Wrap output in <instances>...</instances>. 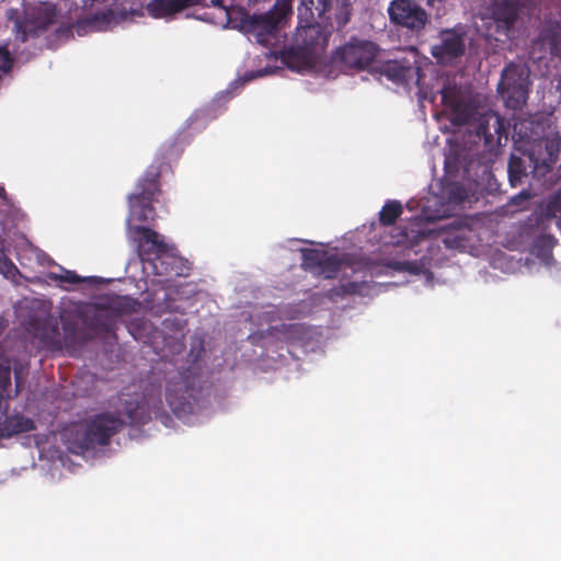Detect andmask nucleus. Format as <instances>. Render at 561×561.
Masks as SVG:
<instances>
[{
    "instance_id": "nucleus-9",
    "label": "nucleus",
    "mask_w": 561,
    "mask_h": 561,
    "mask_svg": "<svg viewBox=\"0 0 561 561\" xmlns=\"http://www.w3.org/2000/svg\"><path fill=\"white\" fill-rule=\"evenodd\" d=\"M474 133L483 138L486 150L492 151L506 144L508 123L496 112L486 111L478 116Z\"/></svg>"
},
{
    "instance_id": "nucleus-4",
    "label": "nucleus",
    "mask_w": 561,
    "mask_h": 561,
    "mask_svg": "<svg viewBox=\"0 0 561 561\" xmlns=\"http://www.w3.org/2000/svg\"><path fill=\"white\" fill-rule=\"evenodd\" d=\"M311 16L305 15L298 7V26L293 35L288 55L309 62L318 56L328 45L329 34L316 21L313 4L310 5Z\"/></svg>"
},
{
    "instance_id": "nucleus-35",
    "label": "nucleus",
    "mask_w": 561,
    "mask_h": 561,
    "mask_svg": "<svg viewBox=\"0 0 561 561\" xmlns=\"http://www.w3.org/2000/svg\"><path fill=\"white\" fill-rule=\"evenodd\" d=\"M0 273L9 279H13L20 274L15 264L3 253L0 254Z\"/></svg>"
},
{
    "instance_id": "nucleus-2",
    "label": "nucleus",
    "mask_w": 561,
    "mask_h": 561,
    "mask_svg": "<svg viewBox=\"0 0 561 561\" xmlns=\"http://www.w3.org/2000/svg\"><path fill=\"white\" fill-rule=\"evenodd\" d=\"M135 231L140 234L138 252L141 261L151 266L152 273L158 276H168L174 273L183 275L187 260L175 253L173 244H168L161 236L151 228L138 226Z\"/></svg>"
},
{
    "instance_id": "nucleus-31",
    "label": "nucleus",
    "mask_w": 561,
    "mask_h": 561,
    "mask_svg": "<svg viewBox=\"0 0 561 561\" xmlns=\"http://www.w3.org/2000/svg\"><path fill=\"white\" fill-rule=\"evenodd\" d=\"M341 268L340 260L335 255L325 254L322 265H320L318 273L324 274L327 278L336 276Z\"/></svg>"
},
{
    "instance_id": "nucleus-7",
    "label": "nucleus",
    "mask_w": 561,
    "mask_h": 561,
    "mask_svg": "<svg viewBox=\"0 0 561 561\" xmlns=\"http://www.w3.org/2000/svg\"><path fill=\"white\" fill-rule=\"evenodd\" d=\"M123 426L124 421L116 414L110 412L96 414L84 431L82 447L93 449L96 446L107 445Z\"/></svg>"
},
{
    "instance_id": "nucleus-23",
    "label": "nucleus",
    "mask_w": 561,
    "mask_h": 561,
    "mask_svg": "<svg viewBox=\"0 0 561 561\" xmlns=\"http://www.w3.org/2000/svg\"><path fill=\"white\" fill-rule=\"evenodd\" d=\"M548 150L542 145V138L533 144L528 151V158L533 164L534 170L542 169L545 172L553 167V161H548Z\"/></svg>"
},
{
    "instance_id": "nucleus-41",
    "label": "nucleus",
    "mask_w": 561,
    "mask_h": 561,
    "mask_svg": "<svg viewBox=\"0 0 561 561\" xmlns=\"http://www.w3.org/2000/svg\"><path fill=\"white\" fill-rule=\"evenodd\" d=\"M466 192L465 190L459 186V185H454L450 190H449V199L455 202V203H462L465 199H466Z\"/></svg>"
},
{
    "instance_id": "nucleus-10",
    "label": "nucleus",
    "mask_w": 561,
    "mask_h": 561,
    "mask_svg": "<svg viewBox=\"0 0 561 561\" xmlns=\"http://www.w3.org/2000/svg\"><path fill=\"white\" fill-rule=\"evenodd\" d=\"M442 102L450 112L453 125H467L478 114L477 102L456 87H445L442 90Z\"/></svg>"
},
{
    "instance_id": "nucleus-13",
    "label": "nucleus",
    "mask_w": 561,
    "mask_h": 561,
    "mask_svg": "<svg viewBox=\"0 0 561 561\" xmlns=\"http://www.w3.org/2000/svg\"><path fill=\"white\" fill-rule=\"evenodd\" d=\"M466 44L463 34L455 30H445L440 33V42L432 46V56L440 64H450L465 54Z\"/></svg>"
},
{
    "instance_id": "nucleus-26",
    "label": "nucleus",
    "mask_w": 561,
    "mask_h": 561,
    "mask_svg": "<svg viewBox=\"0 0 561 561\" xmlns=\"http://www.w3.org/2000/svg\"><path fill=\"white\" fill-rule=\"evenodd\" d=\"M302 262L301 266L306 271L318 272L320 265H322L323 259L327 254L324 251H320L317 249H302Z\"/></svg>"
},
{
    "instance_id": "nucleus-16",
    "label": "nucleus",
    "mask_w": 561,
    "mask_h": 561,
    "mask_svg": "<svg viewBox=\"0 0 561 561\" xmlns=\"http://www.w3.org/2000/svg\"><path fill=\"white\" fill-rule=\"evenodd\" d=\"M519 12L516 0H494L491 16L495 24V34L507 36L513 28Z\"/></svg>"
},
{
    "instance_id": "nucleus-32",
    "label": "nucleus",
    "mask_w": 561,
    "mask_h": 561,
    "mask_svg": "<svg viewBox=\"0 0 561 561\" xmlns=\"http://www.w3.org/2000/svg\"><path fill=\"white\" fill-rule=\"evenodd\" d=\"M542 145L548 150V161H553V164L559 160L561 152V138L556 136L551 138H542Z\"/></svg>"
},
{
    "instance_id": "nucleus-37",
    "label": "nucleus",
    "mask_w": 561,
    "mask_h": 561,
    "mask_svg": "<svg viewBox=\"0 0 561 561\" xmlns=\"http://www.w3.org/2000/svg\"><path fill=\"white\" fill-rule=\"evenodd\" d=\"M39 337L45 344H49V345H60L61 344L60 334H59L57 324L53 325L49 329V332L47 334H41Z\"/></svg>"
},
{
    "instance_id": "nucleus-29",
    "label": "nucleus",
    "mask_w": 561,
    "mask_h": 561,
    "mask_svg": "<svg viewBox=\"0 0 561 561\" xmlns=\"http://www.w3.org/2000/svg\"><path fill=\"white\" fill-rule=\"evenodd\" d=\"M11 368L0 364V408L2 401L11 397Z\"/></svg>"
},
{
    "instance_id": "nucleus-5",
    "label": "nucleus",
    "mask_w": 561,
    "mask_h": 561,
    "mask_svg": "<svg viewBox=\"0 0 561 561\" xmlns=\"http://www.w3.org/2000/svg\"><path fill=\"white\" fill-rule=\"evenodd\" d=\"M530 84L529 68L511 62L502 71L497 92L508 108L519 110L527 102Z\"/></svg>"
},
{
    "instance_id": "nucleus-28",
    "label": "nucleus",
    "mask_w": 561,
    "mask_h": 561,
    "mask_svg": "<svg viewBox=\"0 0 561 561\" xmlns=\"http://www.w3.org/2000/svg\"><path fill=\"white\" fill-rule=\"evenodd\" d=\"M201 5H211L214 8H217L221 11V13L225 15L226 25H229L232 27V19L230 20L229 15L227 13H230L232 10L241 9L242 5H248L249 8H253L254 5H249L247 0H240L236 4H226L225 0H206L204 3H199Z\"/></svg>"
},
{
    "instance_id": "nucleus-19",
    "label": "nucleus",
    "mask_w": 561,
    "mask_h": 561,
    "mask_svg": "<svg viewBox=\"0 0 561 561\" xmlns=\"http://www.w3.org/2000/svg\"><path fill=\"white\" fill-rule=\"evenodd\" d=\"M206 0H149L146 4V11L154 19L172 18L176 13L191 8L199 5Z\"/></svg>"
},
{
    "instance_id": "nucleus-27",
    "label": "nucleus",
    "mask_w": 561,
    "mask_h": 561,
    "mask_svg": "<svg viewBox=\"0 0 561 561\" xmlns=\"http://www.w3.org/2000/svg\"><path fill=\"white\" fill-rule=\"evenodd\" d=\"M508 181L512 186H516L522 182V179L527 174L524 160L515 154H512L508 161Z\"/></svg>"
},
{
    "instance_id": "nucleus-36",
    "label": "nucleus",
    "mask_w": 561,
    "mask_h": 561,
    "mask_svg": "<svg viewBox=\"0 0 561 561\" xmlns=\"http://www.w3.org/2000/svg\"><path fill=\"white\" fill-rule=\"evenodd\" d=\"M365 287L364 283L357 282H348L343 284L337 289V295L346 296V295H362L363 288Z\"/></svg>"
},
{
    "instance_id": "nucleus-17",
    "label": "nucleus",
    "mask_w": 561,
    "mask_h": 561,
    "mask_svg": "<svg viewBox=\"0 0 561 561\" xmlns=\"http://www.w3.org/2000/svg\"><path fill=\"white\" fill-rule=\"evenodd\" d=\"M549 229H526V220L520 227V234L526 238H534L531 253L545 264L550 265L553 261L552 250L558 243L554 236L548 232Z\"/></svg>"
},
{
    "instance_id": "nucleus-33",
    "label": "nucleus",
    "mask_w": 561,
    "mask_h": 561,
    "mask_svg": "<svg viewBox=\"0 0 561 561\" xmlns=\"http://www.w3.org/2000/svg\"><path fill=\"white\" fill-rule=\"evenodd\" d=\"M386 266L396 272H408L414 275H417L421 272V267L417 263L410 261L389 260Z\"/></svg>"
},
{
    "instance_id": "nucleus-43",
    "label": "nucleus",
    "mask_w": 561,
    "mask_h": 561,
    "mask_svg": "<svg viewBox=\"0 0 561 561\" xmlns=\"http://www.w3.org/2000/svg\"><path fill=\"white\" fill-rule=\"evenodd\" d=\"M107 0H82V7L84 9H90V8L94 7L95 4L104 3Z\"/></svg>"
},
{
    "instance_id": "nucleus-1",
    "label": "nucleus",
    "mask_w": 561,
    "mask_h": 561,
    "mask_svg": "<svg viewBox=\"0 0 561 561\" xmlns=\"http://www.w3.org/2000/svg\"><path fill=\"white\" fill-rule=\"evenodd\" d=\"M295 0H276L274 5L264 13L250 14L242 5L241 9L227 13L232 19V28L253 34L257 43L266 44L268 36L285 27L293 15Z\"/></svg>"
},
{
    "instance_id": "nucleus-30",
    "label": "nucleus",
    "mask_w": 561,
    "mask_h": 561,
    "mask_svg": "<svg viewBox=\"0 0 561 561\" xmlns=\"http://www.w3.org/2000/svg\"><path fill=\"white\" fill-rule=\"evenodd\" d=\"M48 278H50L51 280L64 282L69 284H79L83 282L92 283L94 279L93 277H81L78 274H76V272L68 270H62L61 274L50 272L48 273Z\"/></svg>"
},
{
    "instance_id": "nucleus-42",
    "label": "nucleus",
    "mask_w": 561,
    "mask_h": 561,
    "mask_svg": "<svg viewBox=\"0 0 561 561\" xmlns=\"http://www.w3.org/2000/svg\"><path fill=\"white\" fill-rule=\"evenodd\" d=\"M313 0H300V12L302 11L305 15L311 16L310 5H312Z\"/></svg>"
},
{
    "instance_id": "nucleus-8",
    "label": "nucleus",
    "mask_w": 561,
    "mask_h": 561,
    "mask_svg": "<svg viewBox=\"0 0 561 561\" xmlns=\"http://www.w3.org/2000/svg\"><path fill=\"white\" fill-rule=\"evenodd\" d=\"M56 15L55 5L44 3L34 9L25 19H16L14 21L15 41L24 43L28 37L39 36L55 23Z\"/></svg>"
},
{
    "instance_id": "nucleus-21",
    "label": "nucleus",
    "mask_w": 561,
    "mask_h": 561,
    "mask_svg": "<svg viewBox=\"0 0 561 561\" xmlns=\"http://www.w3.org/2000/svg\"><path fill=\"white\" fill-rule=\"evenodd\" d=\"M36 428L35 422L23 414H5L0 420V438H11L13 436L32 432Z\"/></svg>"
},
{
    "instance_id": "nucleus-45",
    "label": "nucleus",
    "mask_w": 561,
    "mask_h": 561,
    "mask_svg": "<svg viewBox=\"0 0 561 561\" xmlns=\"http://www.w3.org/2000/svg\"><path fill=\"white\" fill-rule=\"evenodd\" d=\"M15 379H16V391L19 390V387H20V373L15 369Z\"/></svg>"
},
{
    "instance_id": "nucleus-12",
    "label": "nucleus",
    "mask_w": 561,
    "mask_h": 561,
    "mask_svg": "<svg viewBox=\"0 0 561 561\" xmlns=\"http://www.w3.org/2000/svg\"><path fill=\"white\" fill-rule=\"evenodd\" d=\"M125 414L133 426L144 425L152 417L168 416L160 390L152 389L144 394L141 402H127Z\"/></svg>"
},
{
    "instance_id": "nucleus-34",
    "label": "nucleus",
    "mask_w": 561,
    "mask_h": 561,
    "mask_svg": "<svg viewBox=\"0 0 561 561\" xmlns=\"http://www.w3.org/2000/svg\"><path fill=\"white\" fill-rule=\"evenodd\" d=\"M62 329L65 332V343L72 344L77 340L78 324L77 321H72L69 317H62Z\"/></svg>"
},
{
    "instance_id": "nucleus-22",
    "label": "nucleus",
    "mask_w": 561,
    "mask_h": 561,
    "mask_svg": "<svg viewBox=\"0 0 561 561\" xmlns=\"http://www.w3.org/2000/svg\"><path fill=\"white\" fill-rule=\"evenodd\" d=\"M83 323L89 330V339L112 333L113 322L108 316L96 313L91 318H84Z\"/></svg>"
},
{
    "instance_id": "nucleus-38",
    "label": "nucleus",
    "mask_w": 561,
    "mask_h": 561,
    "mask_svg": "<svg viewBox=\"0 0 561 561\" xmlns=\"http://www.w3.org/2000/svg\"><path fill=\"white\" fill-rule=\"evenodd\" d=\"M465 241H466V239L463 237H461L459 234H453V233L446 234L443 238V243L445 244L446 248H449V249L463 248Z\"/></svg>"
},
{
    "instance_id": "nucleus-14",
    "label": "nucleus",
    "mask_w": 561,
    "mask_h": 561,
    "mask_svg": "<svg viewBox=\"0 0 561 561\" xmlns=\"http://www.w3.org/2000/svg\"><path fill=\"white\" fill-rule=\"evenodd\" d=\"M313 11L324 22L334 20L341 31L351 21L353 4L351 0H317Z\"/></svg>"
},
{
    "instance_id": "nucleus-11",
    "label": "nucleus",
    "mask_w": 561,
    "mask_h": 561,
    "mask_svg": "<svg viewBox=\"0 0 561 561\" xmlns=\"http://www.w3.org/2000/svg\"><path fill=\"white\" fill-rule=\"evenodd\" d=\"M388 13L392 23L413 33L422 31L428 21L426 11L412 0L391 1Z\"/></svg>"
},
{
    "instance_id": "nucleus-20",
    "label": "nucleus",
    "mask_w": 561,
    "mask_h": 561,
    "mask_svg": "<svg viewBox=\"0 0 561 561\" xmlns=\"http://www.w3.org/2000/svg\"><path fill=\"white\" fill-rule=\"evenodd\" d=\"M561 216V190L551 195L540 213H534L526 219V229H550L551 220Z\"/></svg>"
},
{
    "instance_id": "nucleus-18",
    "label": "nucleus",
    "mask_w": 561,
    "mask_h": 561,
    "mask_svg": "<svg viewBox=\"0 0 561 561\" xmlns=\"http://www.w3.org/2000/svg\"><path fill=\"white\" fill-rule=\"evenodd\" d=\"M379 73L396 84L408 85L421 79V68L407 60H388L379 67Z\"/></svg>"
},
{
    "instance_id": "nucleus-15",
    "label": "nucleus",
    "mask_w": 561,
    "mask_h": 561,
    "mask_svg": "<svg viewBox=\"0 0 561 561\" xmlns=\"http://www.w3.org/2000/svg\"><path fill=\"white\" fill-rule=\"evenodd\" d=\"M193 398V388L188 380L179 374L174 379L168 381L165 388V401L171 411L180 415L191 410V399Z\"/></svg>"
},
{
    "instance_id": "nucleus-39",
    "label": "nucleus",
    "mask_w": 561,
    "mask_h": 561,
    "mask_svg": "<svg viewBox=\"0 0 561 561\" xmlns=\"http://www.w3.org/2000/svg\"><path fill=\"white\" fill-rule=\"evenodd\" d=\"M13 64L11 54L5 48H0V78L3 73L8 72Z\"/></svg>"
},
{
    "instance_id": "nucleus-3",
    "label": "nucleus",
    "mask_w": 561,
    "mask_h": 561,
    "mask_svg": "<svg viewBox=\"0 0 561 561\" xmlns=\"http://www.w3.org/2000/svg\"><path fill=\"white\" fill-rule=\"evenodd\" d=\"M176 147V139L161 148L159 157L146 169L137 181L135 192L128 195L130 216L138 221H147L153 215L152 203L160 193V176L165 159Z\"/></svg>"
},
{
    "instance_id": "nucleus-24",
    "label": "nucleus",
    "mask_w": 561,
    "mask_h": 561,
    "mask_svg": "<svg viewBox=\"0 0 561 561\" xmlns=\"http://www.w3.org/2000/svg\"><path fill=\"white\" fill-rule=\"evenodd\" d=\"M538 41L542 45L549 46L551 53L557 51L561 44L560 22H553L545 26L539 33Z\"/></svg>"
},
{
    "instance_id": "nucleus-44",
    "label": "nucleus",
    "mask_w": 561,
    "mask_h": 561,
    "mask_svg": "<svg viewBox=\"0 0 561 561\" xmlns=\"http://www.w3.org/2000/svg\"><path fill=\"white\" fill-rule=\"evenodd\" d=\"M0 199L4 203V204H8L9 203V196L4 190V187L2 185H0Z\"/></svg>"
},
{
    "instance_id": "nucleus-6",
    "label": "nucleus",
    "mask_w": 561,
    "mask_h": 561,
    "mask_svg": "<svg viewBox=\"0 0 561 561\" xmlns=\"http://www.w3.org/2000/svg\"><path fill=\"white\" fill-rule=\"evenodd\" d=\"M378 47L367 39L352 37L334 53V60L345 68L364 70L375 60Z\"/></svg>"
},
{
    "instance_id": "nucleus-25",
    "label": "nucleus",
    "mask_w": 561,
    "mask_h": 561,
    "mask_svg": "<svg viewBox=\"0 0 561 561\" xmlns=\"http://www.w3.org/2000/svg\"><path fill=\"white\" fill-rule=\"evenodd\" d=\"M403 208L399 201H387L379 211V222L383 227H389L402 215Z\"/></svg>"
},
{
    "instance_id": "nucleus-40",
    "label": "nucleus",
    "mask_w": 561,
    "mask_h": 561,
    "mask_svg": "<svg viewBox=\"0 0 561 561\" xmlns=\"http://www.w3.org/2000/svg\"><path fill=\"white\" fill-rule=\"evenodd\" d=\"M530 198H531L530 192L527 191V190H523L522 192H519L518 194L514 195L510 199V205L517 206V207H523V205L525 203H527Z\"/></svg>"
}]
</instances>
